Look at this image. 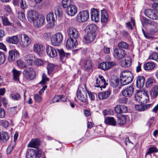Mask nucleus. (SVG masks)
<instances>
[{
    "label": "nucleus",
    "instance_id": "1",
    "mask_svg": "<svg viewBox=\"0 0 158 158\" xmlns=\"http://www.w3.org/2000/svg\"><path fill=\"white\" fill-rule=\"evenodd\" d=\"M133 79V74L130 71L125 70L121 72L120 81L122 85L124 86L131 83Z\"/></svg>",
    "mask_w": 158,
    "mask_h": 158
},
{
    "label": "nucleus",
    "instance_id": "2",
    "mask_svg": "<svg viewBox=\"0 0 158 158\" xmlns=\"http://www.w3.org/2000/svg\"><path fill=\"white\" fill-rule=\"evenodd\" d=\"M19 37L20 39V45L22 48L27 47L31 43V39L26 34L19 35Z\"/></svg>",
    "mask_w": 158,
    "mask_h": 158
},
{
    "label": "nucleus",
    "instance_id": "3",
    "mask_svg": "<svg viewBox=\"0 0 158 158\" xmlns=\"http://www.w3.org/2000/svg\"><path fill=\"white\" fill-rule=\"evenodd\" d=\"M63 40V35L62 34L58 32L53 35L51 39L52 44L54 46H59L62 43Z\"/></svg>",
    "mask_w": 158,
    "mask_h": 158
},
{
    "label": "nucleus",
    "instance_id": "4",
    "mask_svg": "<svg viewBox=\"0 0 158 158\" xmlns=\"http://www.w3.org/2000/svg\"><path fill=\"white\" fill-rule=\"evenodd\" d=\"M41 149H28L27 152L26 158H34L33 157L34 156L36 157L39 158L41 157Z\"/></svg>",
    "mask_w": 158,
    "mask_h": 158
},
{
    "label": "nucleus",
    "instance_id": "5",
    "mask_svg": "<svg viewBox=\"0 0 158 158\" xmlns=\"http://www.w3.org/2000/svg\"><path fill=\"white\" fill-rule=\"evenodd\" d=\"M89 18V12L86 10H84L78 13L77 20L79 22H84L87 21Z\"/></svg>",
    "mask_w": 158,
    "mask_h": 158
},
{
    "label": "nucleus",
    "instance_id": "6",
    "mask_svg": "<svg viewBox=\"0 0 158 158\" xmlns=\"http://www.w3.org/2000/svg\"><path fill=\"white\" fill-rule=\"evenodd\" d=\"M144 13L145 15L150 19L152 20L158 19V12L151 9L145 10Z\"/></svg>",
    "mask_w": 158,
    "mask_h": 158
},
{
    "label": "nucleus",
    "instance_id": "7",
    "mask_svg": "<svg viewBox=\"0 0 158 158\" xmlns=\"http://www.w3.org/2000/svg\"><path fill=\"white\" fill-rule=\"evenodd\" d=\"M26 78L28 80L33 79L35 77V72L33 68H28L25 69L23 72Z\"/></svg>",
    "mask_w": 158,
    "mask_h": 158
},
{
    "label": "nucleus",
    "instance_id": "8",
    "mask_svg": "<svg viewBox=\"0 0 158 158\" xmlns=\"http://www.w3.org/2000/svg\"><path fill=\"white\" fill-rule=\"evenodd\" d=\"M125 51L122 49L116 48L114 50L113 56L117 60L123 59L125 56Z\"/></svg>",
    "mask_w": 158,
    "mask_h": 158
},
{
    "label": "nucleus",
    "instance_id": "9",
    "mask_svg": "<svg viewBox=\"0 0 158 158\" xmlns=\"http://www.w3.org/2000/svg\"><path fill=\"white\" fill-rule=\"evenodd\" d=\"M45 22V17L41 14H39L37 18L33 23L35 27L39 28L42 26Z\"/></svg>",
    "mask_w": 158,
    "mask_h": 158
},
{
    "label": "nucleus",
    "instance_id": "10",
    "mask_svg": "<svg viewBox=\"0 0 158 158\" xmlns=\"http://www.w3.org/2000/svg\"><path fill=\"white\" fill-rule=\"evenodd\" d=\"M67 32L70 38L77 39L79 36V34L77 30L73 27H69L67 30Z\"/></svg>",
    "mask_w": 158,
    "mask_h": 158
},
{
    "label": "nucleus",
    "instance_id": "11",
    "mask_svg": "<svg viewBox=\"0 0 158 158\" xmlns=\"http://www.w3.org/2000/svg\"><path fill=\"white\" fill-rule=\"evenodd\" d=\"M56 19V16L52 12H51L47 15L46 20L47 22L49 24L50 27H52L54 26Z\"/></svg>",
    "mask_w": 158,
    "mask_h": 158
},
{
    "label": "nucleus",
    "instance_id": "12",
    "mask_svg": "<svg viewBox=\"0 0 158 158\" xmlns=\"http://www.w3.org/2000/svg\"><path fill=\"white\" fill-rule=\"evenodd\" d=\"M19 57V53L16 50H11L9 52L8 60L10 62H12Z\"/></svg>",
    "mask_w": 158,
    "mask_h": 158
},
{
    "label": "nucleus",
    "instance_id": "13",
    "mask_svg": "<svg viewBox=\"0 0 158 158\" xmlns=\"http://www.w3.org/2000/svg\"><path fill=\"white\" fill-rule=\"evenodd\" d=\"M134 89L132 85L127 87L122 91L123 96L125 97H130L133 94Z\"/></svg>",
    "mask_w": 158,
    "mask_h": 158
},
{
    "label": "nucleus",
    "instance_id": "14",
    "mask_svg": "<svg viewBox=\"0 0 158 158\" xmlns=\"http://www.w3.org/2000/svg\"><path fill=\"white\" fill-rule=\"evenodd\" d=\"M77 43L76 39L69 38L66 43V47L68 49L74 48L77 45Z\"/></svg>",
    "mask_w": 158,
    "mask_h": 158
},
{
    "label": "nucleus",
    "instance_id": "15",
    "mask_svg": "<svg viewBox=\"0 0 158 158\" xmlns=\"http://www.w3.org/2000/svg\"><path fill=\"white\" fill-rule=\"evenodd\" d=\"M91 18L92 21L98 22L99 20V11L97 9L91 10Z\"/></svg>",
    "mask_w": 158,
    "mask_h": 158
},
{
    "label": "nucleus",
    "instance_id": "16",
    "mask_svg": "<svg viewBox=\"0 0 158 158\" xmlns=\"http://www.w3.org/2000/svg\"><path fill=\"white\" fill-rule=\"evenodd\" d=\"M39 15L36 11L35 10L29 11L27 14V18L28 20L30 22H34L37 17Z\"/></svg>",
    "mask_w": 158,
    "mask_h": 158
},
{
    "label": "nucleus",
    "instance_id": "17",
    "mask_svg": "<svg viewBox=\"0 0 158 158\" xmlns=\"http://www.w3.org/2000/svg\"><path fill=\"white\" fill-rule=\"evenodd\" d=\"M46 52L50 57H54L57 55V51L53 47L47 46L46 48Z\"/></svg>",
    "mask_w": 158,
    "mask_h": 158
},
{
    "label": "nucleus",
    "instance_id": "18",
    "mask_svg": "<svg viewBox=\"0 0 158 158\" xmlns=\"http://www.w3.org/2000/svg\"><path fill=\"white\" fill-rule=\"evenodd\" d=\"M67 14L70 16H73L77 12V8L74 5H72L66 9Z\"/></svg>",
    "mask_w": 158,
    "mask_h": 158
},
{
    "label": "nucleus",
    "instance_id": "19",
    "mask_svg": "<svg viewBox=\"0 0 158 158\" xmlns=\"http://www.w3.org/2000/svg\"><path fill=\"white\" fill-rule=\"evenodd\" d=\"M40 145V140L37 139H32L27 145V147L30 148H33L39 149H40L38 146Z\"/></svg>",
    "mask_w": 158,
    "mask_h": 158
},
{
    "label": "nucleus",
    "instance_id": "20",
    "mask_svg": "<svg viewBox=\"0 0 158 158\" xmlns=\"http://www.w3.org/2000/svg\"><path fill=\"white\" fill-rule=\"evenodd\" d=\"M77 96L78 99L81 101L85 102L87 101V94L85 92H81L80 90L78 89L77 92Z\"/></svg>",
    "mask_w": 158,
    "mask_h": 158
},
{
    "label": "nucleus",
    "instance_id": "21",
    "mask_svg": "<svg viewBox=\"0 0 158 158\" xmlns=\"http://www.w3.org/2000/svg\"><path fill=\"white\" fill-rule=\"evenodd\" d=\"M96 34L87 33L84 37V41L86 43H89L92 42L96 37Z\"/></svg>",
    "mask_w": 158,
    "mask_h": 158
},
{
    "label": "nucleus",
    "instance_id": "22",
    "mask_svg": "<svg viewBox=\"0 0 158 158\" xmlns=\"http://www.w3.org/2000/svg\"><path fill=\"white\" fill-rule=\"evenodd\" d=\"M131 64V60L130 56L126 57L124 60H122L120 62V64L123 67H129Z\"/></svg>",
    "mask_w": 158,
    "mask_h": 158
},
{
    "label": "nucleus",
    "instance_id": "23",
    "mask_svg": "<svg viewBox=\"0 0 158 158\" xmlns=\"http://www.w3.org/2000/svg\"><path fill=\"white\" fill-rule=\"evenodd\" d=\"M145 78L143 76H139L137 77L136 81V86L139 88L142 87L144 84Z\"/></svg>",
    "mask_w": 158,
    "mask_h": 158
},
{
    "label": "nucleus",
    "instance_id": "24",
    "mask_svg": "<svg viewBox=\"0 0 158 158\" xmlns=\"http://www.w3.org/2000/svg\"><path fill=\"white\" fill-rule=\"evenodd\" d=\"M150 94L152 99H155L158 95V86L157 85H154L150 92Z\"/></svg>",
    "mask_w": 158,
    "mask_h": 158
},
{
    "label": "nucleus",
    "instance_id": "25",
    "mask_svg": "<svg viewBox=\"0 0 158 158\" xmlns=\"http://www.w3.org/2000/svg\"><path fill=\"white\" fill-rule=\"evenodd\" d=\"M18 136V134L15 133L14 137V141L11 142L7 149V151L8 154L10 153L11 151L15 147V141L17 140Z\"/></svg>",
    "mask_w": 158,
    "mask_h": 158
},
{
    "label": "nucleus",
    "instance_id": "26",
    "mask_svg": "<svg viewBox=\"0 0 158 158\" xmlns=\"http://www.w3.org/2000/svg\"><path fill=\"white\" fill-rule=\"evenodd\" d=\"M19 35H16L11 37H7L6 39V41L8 43L17 44L18 43V37Z\"/></svg>",
    "mask_w": 158,
    "mask_h": 158
},
{
    "label": "nucleus",
    "instance_id": "27",
    "mask_svg": "<svg viewBox=\"0 0 158 158\" xmlns=\"http://www.w3.org/2000/svg\"><path fill=\"white\" fill-rule=\"evenodd\" d=\"M97 28L96 25L94 24H90L86 27L87 33H91L92 34H96V31Z\"/></svg>",
    "mask_w": 158,
    "mask_h": 158
},
{
    "label": "nucleus",
    "instance_id": "28",
    "mask_svg": "<svg viewBox=\"0 0 158 158\" xmlns=\"http://www.w3.org/2000/svg\"><path fill=\"white\" fill-rule=\"evenodd\" d=\"M108 19V15L105 10L103 9L101 11V21L103 23L106 22Z\"/></svg>",
    "mask_w": 158,
    "mask_h": 158
},
{
    "label": "nucleus",
    "instance_id": "29",
    "mask_svg": "<svg viewBox=\"0 0 158 158\" xmlns=\"http://www.w3.org/2000/svg\"><path fill=\"white\" fill-rule=\"evenodd\" d=\"M110 93L109 91H107L98 94V96L100 100H104L108 98Z\"/></svg>",
    "mask_w": 158,
    "mask_h": 158
},
{
    "label": "nucleus",
    "instance_id": "30",
    "mask_svg": "<svg viewBox=\"0 0 158 158\" xmlns=\"http://www.w3.org/2000/svg\"><path fill=\"white\" fill-rule=\"evenodd\" d=\"M152 104H150L144 105H137L135 106V108L137 110L143 111L147 110L150 107H152Z\"/></svg>",
    "mask_w": 158,
    "mask_h": 158
},
{
    "label": "nucleus",
    "instance_id": "31",
    "mask_svg": "<svg viewBox=\"0 0 158 158\" xmlns=\"http://www.w3.org/2000/svg\"><path fill=\"white\" fill-rule=\"evenodd\" d=\"M105 123L113 126H115L116 124V121L113 117H107L105 120Z\"/></svg>",
    "mask_w": 158,
    "mask_h": 158
},
{
    "label": "nucleus",
    "instance_id": "32",
    "mask_svg": "<svg viewBox=\"0 0 158 158\" xmlns=\"http://www.w3.org/2000/svg\"><path fill=\"white\" fill-rule=\"evenodd\" d=\"M155 67V64L152 62H148L144 64L143 68L145 70H151Z\"/></svg>",
    "mask_w": 158,
    "mask_h": 158
},
{
    "label": "nucleus",
    "instance_id": "33",
    "mask_svg": "<svg viewBox=\"0 0 158 158\" xmlns=\"http://www.w3.org/2000/svg\"><path fill=\"white\" fill-rule=\"evenodd\" d=\"M12 71L13 74L14 79L15 81H19L21 71L17 70L15 68H13Z\"/></svg>",
    "mask_w": 158,
    "mask_h": 158
},
{
    "label": "nucleus",
    "instance_id": "34",
    "mask_svg": "<svg viewBox=\"0 0 158 158\" xmlns=\"http://www.w3.org/2000/svg\"><path fill=\"white\" fill-rule=\"evenodd\" d=\"M34 50L38 54H40L43 51V46L39 44H35L34 46Z\"/></svg>",
    "mask_w": 158,
    "mask_h": 158
},
{
    "label": "nucleus",
    "instance_id": "35",
    "mask_svg": "<svg viewBox=\"0 0 158 158\" xmlns=\"http://www.w3.org/2000/svg\"><path fill=\"white\" fill-rule=\"evenodd\" d=\"M149 25L154 26V28L151 29L149 31V32H150L151 34H154L157 31V29L156 27V26L157 25V23L156 22L151 20L150 24Z\"/></svg>",
    "mask_w": 158,
    "mask_h": 158
},
{
    "label": "nucleus",
    "instance_id": "36",
    "mask_svg": "<svg viewBox=\"0 0 158 158\" xmlns=\"http://www.w3.org/2000/svg\"><path fill=\"white\" fill-rule=\"evenodd\" d=\"M84 67L85 71L90 69L92 67L91 61L90 60H88L84 62Z\"/></svg>",
    "mask_w": 158,
    "mask_h": 158
},
{
    "label": "nucleus",
    "instance_id": "37",
    "mask_svg": "<svg viewBox=\"0 0 158 158\" xmlns=\"http://www.w3.org/2000/svg\"><path fill=\"white\" fill-rule=\"evenodd\" d=\"M58 51L60 58L62 59L64 57H67L70 56V54L69 53H65L62 49H57Z\"/></svg>",
    "mask_w": 158,
    "mask_h": 158
},
{
    "label": "nucleus",
    "instance_id": "38",
    "mask_svg": "<svg viewBox=\"0 0 158 158\" xmlns=\"http://www.w3.org/2000/svg\"><path fill=\"white\" fill-rule=\"evenodd\" d=\"M72 0H62V7L64 8H67L68 7L72 5Z\"/></svg>",
    "mask_w": 158,
    "mask_h": 158
},
{
    "label": "nucleus",
    "instance_id": "39",
    "mask_svg": "<svg viewBox=\"0 0 158 158\" xmlns=\"http://www.w3.org/2000/svg\"><path fill=\"white\" fill-rule=\"evenodd\" d=\"M18 18L22 22L26 20V18L24 12L23 11H20L18 13Z\"/></svg>",
    "mask_w": 158,
    "mask_h": 158
},
{
    "label": "nucleus",
    "instance_id": "40",
    "mask_svg": "<svg viewBox=\"0 0 158 158\" xmlns=\"http://www.w3.org/2000/svg\"><path fill=\"white\" fill-rule=\"evenodd\" d=\"M47 68L48 73L49 75L51 74L55 68V66L53 64L49 63L47 64Z\"/></svg>",
    "mask_w": 158,
    "mask_h": 158
},
{
    "label": "nucleus",
    "instance_id": "41",
    "mask_svg": "<svg viewBox=\"0 0 158 158\" xmlns=\"http://www.w3.org/2000/svg\"><path fill=\"white\" fill-rule=\"evenodd\" d=\"M9 135L7 132H3L2 133L1 137V140L3 142H6L9 139Z\"/></svg>",
    "mask_w": 158,
    "mask_h": 158
},
{
    "label": "nucleus",
    "instance_id": "42",
    "mask_svg": "<svg viewBox=\"0 0 158 158\" xmlns=\"http://www.w3.org/2000/svg\"><path fill=\"white\" fill-rule=\"evenodd\" d=\"M119 79L118 78H116L114 79L111 80L110 81V85L113 87H117L119 85Z\"/></svg>",
    "mask_w": 158,
    "mask_h": 158
},
{
    "label": "nucleus",
    "instance_id": "43",
    "mask_svg": "<svg viewBox=\"0 0 158 158\" xmlns=\"http://www.w3.org/2000/svg\"><path fill=\"white\" fill-rule=\"evenodd\" d=\"M126 122V118L125 116H121V117H118L117 123L120 125L124 124Z\"/></svg>",
    "mask_w": 158,
    "mask_h": 158
},
{
    "label": "nucleus",
    "instance_id": "44",
    "mask_svg": "<svg viewBox=\"0 0 158 158\" xmlns=\"http://www.w3.org/2000/svg\"><path fill=\"white\" fill-rule=\"evenodd\" d=\"M148 59L154 60L158 62V53L156 52H153L150 55Z\"/></svg>",
    "mask_w": 158,
    "mask_h": 158
},
{
    "label": "nucleus",
    "instance_id": "45",
    "mask_svg": "<svg viewBox=\"0 0 158 158\" xmlns=\"http://www.w3.org/2000/svg\"><path fill=\"white\" fill-rule=\"evenodd\" d=\"M155 82V80L153 77H150L148 79L146 83V86H149L152 85Z\"/></svg>",
    "mask_w": 158,
    "mask_h": 158
},
{
    "label": "nucleus",
    "instance_id": "46",
    "mask_svg": "<svg viewBox=\"0 0 158 158\" xmlns=\"http://www.w3.org/2000/svg\"><path fill=\"white\" fill-rule=\"evenodd\" d=\"M158 152V150L157 148L155 147H150L149 148V150L148 152L147 153L145 157L146 158L147 155L149 154H151L153 152Z\"/></svg>",
    "mask_w": 158,
    "mask_h": 158
},
{
    "label": "nucleus",
    "instance_id": "47",
    "mask_svg": "<svg viewBox=\"0 0 158 158\" xmlns=\"http://www.w3.org/2000/svg\"><path fill=\"white\" fill-rule=\"evenodd\" d=\"M10 97L14 100H19L21 99V97L19 94L17 93L12 94Z\"/></svg>",
    "mask_w": 158,
    "mask_h": 158
},
{
    "label": "nucleus",
    "instance_id": "48",
    "mask_svg": "<svg viewBox=\"0 0 158 158\" xmlns=\"http://www.w3.org/2000/svg\"><path fill=\"white\" fill-rule=\"evenodd\" d=\"M49 81V78L47 77L46 75L44 73L42 75V80L40 82L39 84L44 85L46 83L47 81Z\"/></svg>",
    "mask_w": 158,
    "mask_h": 158
},
{
    "label": "nucleus",
    "instance_id": "49",
    "mask_svg": "<svg viewBox=\"0 0 158 158\" xmlns=\"http://www.w3.org/2000/svg\"><path fill=\"white\" fill-rule=\"evenodd\" d=\"M45 61L42 60L40 59H38L34 61V63L37 66H41L43 65Z\"/></svg>",
    "mask_w": 158,
    "mask_h": 158
},
{
    "label": "nucleus",
    "instance_id": "50",
    "mask_svg": "<svg viewBox=\"0 0 158 158\" xmlns=\"http://www.w3.org/2000/svg\"><path fill=\"white\" fill-rule=\"evenodd\" d=\"M17 63L18 66L20 68L23 69L26 67L24 62L21 60H17Z\"/></svg>",
    "mask_w": 158,
    "mask_h": 158
},
{
    "label": "nucleus",
    "instance_id": "51",
    "mask_svg": "<svg viewBox=\"0 0 158 158\" xmlns=\"http://www.w3.org/2000/svg\"><path fill=\"white\" fill-rule=\"evenodd\" d=\"M105 63L106 64V70L112 68L115 65V63L114 62H106Z\"/></svg>",
    "mask_w": 158,
    "mask_h": 158
},
{
    "label": "nucleus",
    "instance_id": "52",
    "mask_svg": "<svg viewBox=\"0 0 158 158\" xmlns=\"http://www.w3.org/2000/svg\"><path fill=\"white\" fill-rule=\"evenodd\" d=\"M141 21L143 25L144 24L145 25H148L150 24L151 20L145 17H143Z\"/></svg>",
    "mask_w": 158,
    "mask_h": 158
},
{
    "label": "nucleus",
    "instance_id": "53",
    "mask_svg": "<svg viewBox=\"0 0 158 158\" xmlns=\"http://www.w3.org/2000/svg\"><path fill=\"white\" fill-rule=\"evenodd\" d=\"M118 46L119 48H121L125 49H127L128 48V45L125 42L122 41L119 43L118 44Z\"/></svg>",
    "mask_w": 158,
    "mask_h": 158
},
{
    "label": "nucleus",
    "instance_id": "54",
    "mask_svg": "<svg viewBox=\"0 0 158 158\" xmlns=\"http://www.w3.org/2000/svg\"><path fill=\"white\" fill-rule=\"evenodd\" d=\"M2 19L3 23L4 25L7 26L9 25L10 24V22L9 21L6 17L5 16H2Z\"/></svg>",
    "mask_w": 158,
    "mask_h": 158
},
{
    "label": "nucleus",
    "instance_id": "55",
    "mask_svg": "<svg viewBox=\"0 0 158 158\" xmlns=\"http://www.w3.org/2000/svg\"><path fill=\"white\" fill-rule=\"evenodd\" d=\"M0 123L1 125L5 128H7L10 125L9 122L4 120L1 121Z\"/></svg>",
    "mask_w": 158,
    "mask_h": 158
},
{
    "label": "nucleus",
    "instance_id": "56",
    "mask_svg": "<svg viewBox=\"0 0 158 158\" xmlns=\"http://www.w3.org/2000/svg\"><path fill=\"white\" fill-rule=\"evenodd\" d=\"M128 101V99L125 97L119 98L118 100V102L120 103L126 104Z\"/></svg>",
    "mask_w": 158,
    "mask_h": 158
},
{
    "label": "nucleus",
    "instance_id": "57",
    "mask_svg": "<svg viewBox=\"0 0 158 158\" xmlns=\"http://www.w3.org/2000/svg\"><path fill=\"white\" fill-rule=\"evenodd\" d=\"M5 60V57L4 54L0 52V65L3 64Z\"/></svg>",
    "mask_w": 158,
    "mask_h": 158
},
{
    "label": "nucleus",
    "instance_id": "58",
    "mask_svg": "<svg viewBox=\"0 0 158 158\" xmlns=\"http://www.w3.org/2000/svg\"><path fill=\"white\" fill-rule=\"evenodd\" d=\"M55 16L57 15L58 17H61L62 15L63 12L60 9L58 8L55 10Z\"/></svg>",
    "mask_w": 158,
    "mask_h": 158
},
{
    "label": "nucleus",
    "instance_id": "59",
    "mask_svg": "<svg viewBox=\"0 0 158 158\" xmlns=\"http://www.w3.org/2000/svg\"><path fill=\"white\" fill-rule=\"evenodd\" d=\"M106 66L105 62H104L100 64L98 66V68L104 70H106Z\"/></svg>",
    "mask_w": 158,
    "mask_h": 158
},
{
    "label": "nucleus",
    "instance_id": "60",
    "mask_svg": "<svg viewBox=\"0 0 158 158\" xmlns=\"http://www.w3.org/2000/svg\"><path fill=\"white\" fill-rule=\"evenodd\" d=\"M34 98L35 102H40L42 99V97L39 95L35 94L34 96Z\"/></svg>",
    "mask_w": 158,
    "mask_h": 158
},
{
    "label": "nucleus",
    "instance_id": "61",
    "mask_svg": "<svg viewBox=\"0 0 158 158\" xmlns=\"http://www.w3.org/2000/svg\"><path fill=\"white\" fill-rule=\"evenodd\" d=\"M96 85H95V87H97L102 88V84L101 82V81L99 80L98 78H97L95 81Z\"/></svg>",
    "mask_w": 158,
    "mask_h": 158
},
{
    "label": "nucleus",
    "instance_id": "62",
    "mask_svg": "<svg viewBox=\"0 0 158 158\" xmlns=\"http://www.w3.org/2000/svg\"><path fill=\"white\" fill-rule=\"evenodd\" d=\"M60 96L56 95L53 98L52 100L51 101V103H54L55 102H60Z\"/></svg>",
    "mask_w": 158,
    "mask_h": 158
},
{
    "label": "nucleus",
    "instance_id": "63",
    "mask_svg": "<svg viewBox=\"0 0 158 158\" xmlns=\"http://www.w3.org/2000/svg\"><path fill=\"white\" fill-rule=\"evenodd\" d=\"M135 100L138 102L142 103V98L140 97L138 94H136L135 96Z\"/></svg>",
    "mask_w": 158,
    "mask_h": 158
},
{
    "label": "nucleus",
    "instance_id": "64",
    "mask_svg": "<svg viewBox=\"0 0 158 158\" xmlns=\"http://www.w3.org/2000/svg\"><path fill=\"white\" fill-rule=\"evenodd\" d=\"M121 109V113H125L127 112V107L123 105H120Z\"/></svg>",
    "mask_w": 158,
    "mask_h": 158
}]
</instances>
